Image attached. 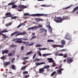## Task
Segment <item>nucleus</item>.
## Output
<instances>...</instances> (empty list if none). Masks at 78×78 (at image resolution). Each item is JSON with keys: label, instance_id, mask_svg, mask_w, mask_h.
Wrapping results in <instances>:
<instances>
[{"label": "nucleus", "instance_id": "f257e3e1", "mask_svg": "<svg viewBox=\"0 0 78 78\" xmlns=\"http://www.w3.org/2000/svg\"><path fill=\"white\" fill-rule=\"evenodd\" d=\"M63 19L62 18L60 17H57V20H54V21H55L56 23H61L62 22V21L64 20H67L68 19V17L63 16Z\"/></svg>", "mask_w": 78, "mask_h": 78}, {"label": "nucleus", "instance_id": "f03ea898", "mask_svg": "<svg viewBox=\"0 0 78 78\" xmlns=\"http://www.w3.org/2000/svg\"><path fill=\"white\" fill-rule=\"evenodd\" d=\"M32 16L34 17H39L41 16H47L48 15L47 14H44L43 13H37L36 14H33L32 15Z\"/></svg>", "mask_w": 78, "mask_h": 78}, {"label": "nucleus", "instance_id": "7ed1b4c3", "mask_svg": "<svg viewBox=\"0 0 78 78\" xmlns=\"http://www.w3.org/2000/svg\"><path fill=\"white\" fill-rule=\"evenodd\" d=\"M50 67V66L48 65L47 66H46L45 67H44L43 68H42L40 69H39V73H43L45 71V70L44 69H48Z\"/></svg>", "mask_w": 78, "mask_h": 78}, {"label": "nucleus", "instance_id": "20e7f679", "mask_svg": "<svg viewBox=\"0 0 78 78\" xmlns=\"http://www.w3.org/2000/svg\"><path fill=\"white\" fill-rule=\"evenodd\" d=\"M18 7L20 8L21 9H18V11H19V12L22 11L23 9H25V8H27V7L26 6H24V5H19L18 6Z\"/></svg>", "mask_w": 78, "mask_h": 78}, {"label": "nucleus", "instance_id": "39448f33", "mask_svg": "<svg viewBox=\"0 0 78 78\" xmlns=\"http://www.w3.org/2000/svg\"><path fill=\"white\" fill-rule=\"evenodd\" d=\"M67 63L68 64H71L73 62V58L70 57L67 58Z\"/></svg>", "mask_w": 78, "mask_h": 78}, {"label": "nucleus", "instance_id": "423d86ee", "mask_svg": "<svg viewBox=\"0 0 78 78\" xmlns=\"http://www.w3.org/2000/svg\"><path fill=\"white\" fill-rule=\"evenodd\" d=\"M65 38L67 40H71L72 39V37H71V36L70 35L69 33H67L65 37Z\"/></svg>", "mask_w": 78, "mask_h": 78}, {"label": "nucleus", "instance_id": "0eeeda50", "mask_svg": "<svg viewBox=\"0 0 78 78\" xmlns=\"http://www.w3.org/2000/svg\"><path fill=\"white\" fill-rule=\"evenodd\" d=\"M35 64L36 66H39L42 64H45V62H35Z\"/></svg>", "mask_w": 78, "mask_h": 78}, {"label": "nucleus", "instance_id": "6e6552de", "mask_svg": "<svg viewBox=\"0 0 78 78\" xmlns=\"http://www.w3.org/2000/svg\"><path fill=\"white\" fill-rule=\"evenodd\" d=\"M10 64H11V62H5L4 63L3 65L5 67H7L8 65H9Z\"/></svg>", "mask_w": 78, "mask_h": 78}, {"label": "nucleus", "instance_id": "1a4fd4ad", "mask_svg": "<svg viewBox=\"0 0 78 78\" xmlns=\"http://www.w3.org/2000/svg\"><path fill=\"white\" fill-rule=\"evenodd\" d=\"M5 16H8V17H12V15L11 13L9 12H7L6 14H5Z\"/></svg>", "mask_w": 78, "mask_h": 78}, {"label": "nucleus", "instance_id": "9d476101", "mask_svg": "<svg viewBox=\"0 0 78 78\" xmlns=\"http://www.w3.org/2000/svg\"><path fill=\"white\" fill-rule=\"evenodd\" d=\"M47 59L49 61L48 62L49 63H50L51 62L52 63V62H54V60L51 58H47Z\"/></svg>", "mask_w": 78, "mask_h": 78}, {"label": "nucleus", "instance_id": "9b49d317", "mask_svg": "<svg viewBox=\"0 0 78 78\" xmlns=\"http://www.w3.org/2000/svg\"><path fill=\"white\" fill-rule=\"evenodd\" d=\"M9 53V50H4L2 51V54H5V53H6V54H8V53Z\"/></svg>", "mask_w": 78, "mask_h": 78}, {"label": "nucleus", "instance_id": "f8f14e48", "mask_svg": "<svg viewBox=\"0 0 78 78\" xmlns=\"http://www.w3.org/2000/svg\"><path fill=\"white\" fill-rule=\"evenodd\" d=\"M25 42V44H26V45L28 46H31V45H33V44H34V43H33L30 44V43L29 42Z\"/></svg>", "mask_w": 78, "mask_h": 78}, {"label": "nucleus", "instance_id": "ddd939ff", "mask_svg": "<svg viewBox=\"0 0 78 78\" xmlns=\"http://www.w3.org/2000/svg\"><path fill=\"white\" fill-rule=\"evenodd\" d=\"M25 33H26L25 32H24L23 33L20 32L17 34L15 35V36H19V35H24Z\"/></svg>", "mask_w": 78, "mask_h": 78}, {"label": "nucleus", "instance_id": "4468645a", "mask_svg": "<svg viewBox=\"0 0 78 78\" xmlns=\"http://www.w3.org/2000/svg\"><path fill=\"white\" fill-rule=\"evenodd\" d=\"M15 43H18V44H21V43H23V44H25V42H23L22 40L16 41L15 42Z\"/></svg>", "mask_w": 78, "mask_h": 78}, {"label": "nucleus", "instance_id": "2eb2a0df", "mask_svg": "<svg viewBox=\"0 0 78 78\" xmlns=\"http://www.w3.org/2000/svg\"><path fill=\"white\" fill-rule=\"evenodd\" d=\"M41 30H43L41 32V33H43V32H44V31H45V33H47V30L45 29L44 28H41L40 29V31H41Z\"/></svg>", "mask_w": 78, "mask_h": 78}, {"label": "nucleus", "instance_id": "dca6fc26", "mask_svg": "<svg viewBox=\"0 0 78 78\" xmlns=\"http://www.w3.org/2000/svg\"><path fill=\"white\" fill-rule=\"evenodd\" d=\"M37 28V27L36 26L31 27L30 28H29L27 30H34V29H36V28Z\"/></svg>", "mask_w": 78, "mask_h": 78}, {"label": "nucleus", "instance_id": "f3484780", "mask_svg": "<svg viewBox=\"0 0 78 78\" xmlns=\"http://www.w3.org/2000/svg\"><path fill=\"white\" fill-rule=\"evenodd\" d=\"M22 39H23V38H15L14 39H12V41H18V40H22Z\"/></svg>", "mask_w": 78, "mask_h": 78}, {"label": "nucleus", "instance_id": "a211bd4d", "mask_svg": "<svg viewBox=\"0 0 78 78\" xmlns=\"http://www.w3.org/2000/svg\"><path fill=\"white\" fill-rule=\"evenodd\" d=\"M66 43V41L64 40H62L61 41V43L62 45H63V46L64 45H65Z\"/></svg>", "mask_w": 78, "mask_h": 78}, {"label": "nucleus", "instance_id": "6ab92c4d", "mask_svg": "<svg viewBox=\"0 0 78 78\" xmlns=\"http://www.w3.org/2000/svg\"><path fill=\"white\" fill-rule=\"evenodd\" d=\"M56 46L57 47H59L60 48H63L64 47V45H56Z\"/></svg>", "mask_w": 78, "mask_h": 78}, {"label": "nucleus", "instance_id": "aec40b11", "mask_svg": "<svg viewBox=\"0 0 78 78\" xmlns=\"http://www.w3.org/2000/svg\"><path fill=\"white\" fill-rule=\"evenodd\" d=\"M19 33V32L18 31H16L15 32H14L13 33H12L11 34V36H14V35H15V34H17Z\"/></svg>", "mask_w": 78, "mask_h": 78}, {"label": "nucleus", "instance_id": "412c9836", "mask_svg": "<svg viewBox=\"0 0 78 78\" xmlns=\"http://www.w3.org/2000/svg\"><path fill=\"white\" fill-rule=\"evenodd\" d=\"M56 71L58 75L62 74V71H61L59 69H57Z\"/></svg>", "mask_w": 78, "mask_h": 78}, {"label": "nucleus", "instance_id": "4be33fe9", "mask_svg": "<svg viewBox=\"0 0 78 78\" xmlns=\"http://www.w3.org/2000/svg\"><path fill=\"white\" fill-rule=\"evenodd\" d=\"M35 20H36V21L37 22H40V21H42L43 20L37 18H36L35 19Z\"/></svg>", "mask_w": 78, "mask_h": 78}, {"label": "nucleus", "instance_id": "5701e85b", "mask_svg": "<svg viewBox=\"0 0 78 78\" xmlns=\"http://www.w3.org/2000/svg\"><path fill=\"white\" fill-rule=\"evenodd\" d=\"M33 53V52H32L31 51L28 52L26 53V56H28V55H31V54H32Z\"/></svg>", "mask_w": 78, "mask_h": 78}, {"label": "nucleus", "instance_id": "b1692460", "mask_svg": "<svg viewBox=\"0 0 78 78\" xmlns=\"http://www.w3.org/2000/svg\"><path fill=\"white\" fill-rule=\"evenodd\" d=\"M52 54H43L42 56L45 57V56H49V55H51Z\"/></svg>", "mask_w": 78, "mask_h": 78}, {"label": "nucleus", "instance_id": "393cba45", "mask_svg": "<svg viewBox=\"0 0 78 78\" xmlns=\"http://www.w3.org/2000/svg\"><path fill=\"white\" fill-rule=\"evenodd\" d=\"M12 22H9L8 23H7L5 25V27H9V26H10V25H12Z\"/></svg>", "mask_w": 78, "mask_h": 78}, {"label": "nucleus", "instance_id": "a878e982", "mask_svg": "<svg viewBox=\"0 0 78 78\" xmlns=\"http://www.w3.org/2000/svg\"><path fill=\"white\" fill-rule=\"evenodd\" d=\"M12 69L13 70H16V67L14 65H12Z\"/></svg>", "mask_w": 78, "mask_h": 78}, {"label": "nucleus", "instance_id": "bb28decb", "mask_svg": "<svg viewBox=\"0 0 78 78\" xmlns=\"http://www.w3.org/2000/svg\"><path fill=\"white\" fill-rule=\"evenodd\" d=\"M0 34H1V35H2V36H3V37H5L6 38H9V36H6V35L3 34V33H0Z\"/></svg>", "mask_w": 78, "mask_h": 78}, {"label": "nucleus", "instance_id": "cd10ccee", "mask_svg": "<svg viewBox=\"0 0 78 78\" xmlns=\"http://www.w3.org/2000/svg\"><path fill=\"white\" fill-rule=\"evenodd\" d=\"M16 3V2H11L10 3H9L8 4V5L9 6V5H14Z\"/></svg>", "mask_w": 78, "mask_h": 78}, {"label": "nucleus", "instance_id": "c85d7f7f", "mask_svg": "<svg viewBox=\"0 0 78 78\" xmlns=\"http://www.w3.org/2000/svg\"><path fill=\"white\" fill-rule=\"evenodd\" d=\"M78 9V5L75 7V8H74V9L73 10V12H74V11H75L77 9Z\"/></svg>", "mask_w": 78, "mask_h": 78}, {"label": "nucleus", "instance_id": "c756f323", "mask_svg": "<svg viewBox=\"0 0 78 78\" xmlns=\"http://www.w3.org/2000/svg\"><path fill=\"white\" fill-rule=\"evenodd\" d=\"M47 50V48H38V50L39 51H41V50Z\"/></svg>", "mask_w": 78, "mask_h": 78}, {"label": "nucleus", "instance_id": "7c9ffc66", "mask_svg": "<svg viewBox=\"0 0 78 78\" xmlns=\"http://www.w3.org/2000/svg\"><path fill=\"white\" fill-rule=\"evenodd\" d=\"M29 59V57H26L23 58L22 59V60H23V61H25V60H26V59Z\"/></svg>", "mask_w": 78, "mask_h": 78}, {"label": "nucleus", "instance_id": "2f4dec72", "mask_svg": "<svg viewBox=\"0 0 78 78\" xmlns=\"http://www.w3.org/2000/svg\"><path fill=\"white\" fill-rule=\"evenodd\" d=\"M25 25V24H24V23H20L18 26L17 27L19 28H20L21 27V25Z\"/></svg>", "mask_w": 78, "mask_h": 78}, {"label": "nucleus", "instance_id": "473e14b6", "mask_svg": "<svg viewBox=\"0 0 78 78\" xmlns=\"http://www.w3.org/2000/svg\"><path fill=\"white\" fill-rule=\"evenodd\" d=\"M48 42H53L54 40H47Z\"/></svg>", "mask_w": 78, "mask_h": 78}, {"label": "nucleus", "instance_id": "72a5a7b5", "mask_svg": "<svg viewBox=\"0 0 78 78\" xmlns=\"http://www.w3.org/2000/svg\"><path fill=\"white\" fill-rule=\"evenodd\" d=\"M26 67H27V66H23V67H21V70H24V69H25Z\"/></svg>", "mask_w": 78, "mask_h": 78}, {"label": "nucleus", "instance_id": "f704fd0d", "mask_svg": "<svg viewBox=\"0 0 78 78\" xmlns=\"http://www.w3.org/2000/svg\"><path fill=\"white\" fill-rule=\"evenodd\" d=\"M55 73H56V72L55 71L54 72H53L51 75V76H53V75H55Z\"/></svg>", "mask_w": 78, "mask_h": 78}, {"label": "nucleus", "instance_id": "c9c22d12", "mask_svg": "<svg viewBox=\"0 0 78 78\" xmlns=\"http://www.w3.org/2000/svg\"><path fill=\"white\" fill-rule=\"evenodd\" d=\"M37 27V28H41V27H42V25H41L40 24L38 25V27L36 26Z\"/></svg>", "mask_w": 78, "mask_h": 78}, {"label": "nucleus", "instance_id": "e433bc0d", "mask_svg": "<svg viewBox=\"0 0 78 78\" xmlns=\"http://www.w3.org/2000/svg\"><path fill=\"white\" fill-rule=\"evenodd\" d=\"M17 6L16 5H12V8H17Z\"/></svg>", "mask_w": 78, "mask_h": 78}, {"label": "nucleus", "instance_id": "4c0bfd02", "mask_svg": "<svg viewBox=\"0 0 78 78\" xmlns=\"http://www.w3.org/2000/svg\"><path fill=\"white\" fill-rule=\"evenodd\" d=\"M2 33H7L8 32V31L6 30H3L1 31Z\"/></svg>", "mask_w": 78, "mask_h": 78}, {"label": "nucleus", "instance_id": "58836bf2", "mask_svg": "<svg viewBox=\"0 0 78 78\" xmlns=\"http://www.w3.org/2000/svg\"><path fill=\"white\" fill-rule=\"evenodd\" d=\"M6 56H2L1 57V58L2 60H4V59H6Z\"/></svg>", "mask_w": 78, "mask_h": 78}, {"label": "nucleus", "instance_id": "ea45409f", "mask_svg": "<svg viewBox=\"0 0 78 78\" xmlns=\"http://www.w3.org/2000/svg\"><path fill=\"white\" fill-rule=\"evenodd\" d=\"M11 17L12 19H16V18H17V16H14L13 17L12 16Z\"/></svg>", "mask_w": 78, "mask_h": 78}, {"label": "nucleus", "instance_id": "a19ab883", "mask_svg": "<svg viewBox=\"0 0 78 78\" xmlns=\"http://www.w3.org/2000/svg\"><path fill=\"white\" fill-rule=\"evenodd\" d=\"M59 51H57L56 52V54H55V56H58V55H59Z\"/></svg>", "mask_w": 78, "mask_h": 78}, {"label": "nucleus", "instance_id": "79ce46f5", "mask_svg": "<svg viewBox=\"0 0 78 78\" xmlns=\"http://www.w3.org/2000/svg\"><path fill=\"white\" fill-rule=\"evenodd\" d=\"M49 31L50 32H51L52 31V28H51V27H50L49 28Z\"/></svg>", "mask_w": 78, "mask_h": 78}, {"label": "nucleus", "instance_id": "37998d69", "mask_svg": "<svg viewBox=\"0 0 78 78\" xmlns=\"http://www.w3.org/2000/svg\"><path fill=\"white\" fill-rule=\"evenodd\" d=\"M38 54L39 56H42V54H41L40 51L38 52Z\"/></svg>", "mask_w": 78, "mask_h": 78}, {"label": "nucleus", "instance_id": "c03bdc74", "mask_svg": "<svg viewBox=\"0 0 78 78\" xmlns=\"http://www.w3.org/2000/svg\"><path fill=\"white\" fill-rule=\"evenodd\" d=\"M28 72L27 71H24L23 72V75H25V74H27Z\"/></svg>", "mask_w": 78, "mask_h": 78}, {"label": "nucleus", "instance_id": "a18cd8bd", "mask_svg": "<svg viewBox=\"0 0 78 78\" xmlns=\"http://www.w3.org/2000/svg\"><path fill=\"white\" fill-rule=\"evenodd\" d=\"M42 47V45L38 44V45L36 46V47L37 48V47Z\"/></svg>", "mask_w": 78, "mask_h": 78}, {"label": "nucleus", "instance_id": "49530a36", "mask_svg": "<svg viewBox=\"0 0 78 78\" xmlns=\"http://www.w3.org/2000/svg\"><path fill=\"white\" fill-rule=\"evenodd\" d=\"M70 8V6H69L65 8H63V9H68V8Z\"/></svg>", "mask_w": 78, "mask_h": 78}, {"label": "nucleus", "instance_id": "de8ad7c7", "mask_svg": "<svg viewBox=\"0 0 78 78\" xmlns=\"http://www.w3.org/2000/svg\"><path fill=\"white\" fill-rule=\"evenodd\" d=\"M36 37V36H33L32 37V38L30 39V40H32V39H34Z\"/></svg>", "mask_w": 78, "mask_h": 78}, {"label": "nucleus", "instance_id": "09e8293b", "mask_svg": "<svg viewBox=\"0 0 78 78\" xmlns=\"http://www.w3.org/2000/svg\"><path fill=\"white\" fill-rule=\"evenodd\" d=\"M16 45H14V44H12V45H10V47H11V48L14 47H16Z\"/></svg>", "mask_w": 78, "mask_h": 78}, {"label": "nucleus", "instance_id": "8fccbe9b", "mask_svg": "<svg viewBox=\"0 0 78 78\" xmlns=\"http://www.w3.org/2000/svg\"><path fill=\"white\" fill-rule=\"evenodd\" d=\"M12 55V53H9L8 54L9 56H11Z\"/></svg>", "mask_w": 78, "mask_h": 78}, {"label": "nucleus", "instance_id": "3c124183", "mask_svg": "<svg viewBox=\"0 0 78 78\" xmlns=\"http://www.w3.org/2000/svg\"><path fill=\"white\" fill-rule=\"evenodd\" d=\"M24 16H30V14L29 13H25L24 14Z\"/></svg>", "mask_w": 78, "mask_h": 78}, {"label": "nucleus", "instance_id": "603ef678", "mask_svg": "<svg viewBox=\"0 0 78 78\" xmlns=\"http://www.w3.org/2000/svg\"><path fill=\"white\" fill-rule=\"evenodd\" d=\"M23 49H24V46H22L21 48V50H23Z\"/></svg>", "mask_w": 78, "mask_h": 78}, {"label": "nucleus", "instance_id": "864d4df0", "mask_svg": "<svg viewBox=\"0 0 78 78\" xmlns=\"http://www.w3.org/2000/svg\"><path fill=\"white\" fill-rule=\"evenodd\" d=\"M36 54H35L34 55V56H33V59H34V58H35V57H36Z\"/></svg>", "mask_w": 78, "mask_h": 78}, {"label": "nucleus", "instance_id": "5fc2aeb1", "mask_svg": "<svg viewBox=\"0 0 78 78\" xmlns=\"http://www.w3.org/2000/svg\"><path fill=\"white\" fill-rule=\"evenodd\" d=\"M64 55H63V54H60L58 55V56H63Z\"/></svg>", "mask_w": 78, "mask_h": 78}, {"label": "nucleus", "instance_id": "6e6d98bb", "mask_svg": "<svg viewBox=\"0 0 78 78\" xmlns=\"http://www.w3.org/2000/svg\"><path fill=\"white\" fill-rule=\"evenodd\" d=\"M9 16H3L2 17V18L3 19H6V18H7V17H8Z\"/></svg>", "mask_w": 78, "mask_h": 78}, {"label": "nucleus", "instance_id": "4d7b16f0", "mask_svg": "<svg viewBox=\"0 0 78 78\" xmlns=\"http://www.w3.org/2000/svg\"><path fill=\"white\" fill-rule=\"evenodd\" d=\"M67 56H67V55H64L63 56V57L64 58H66V57H67Z\"/></svg>", "mask_w": 78, "mask_h": 78}, {"label": "nucleus", "instance_id": "13d9d810", "mask_svg": "<svg viewBox=\"0 0 78 78\" xmlns=\"http://www.w3.org/2000/svg\"><path fill=\"white\" fill-rule=\"evenodd\" d=\"M46 27L48 28H50V27H51V26H50V25H47Z\"/></svg>", "mask_w": 78, "mask_h": 78}, {"label": "nucleus", "instance_id": "bf43d9fd", "mask_svg": "<svg viewBox=\"0 0 78 78\" xmlns=\"http://www.w3.org/2000/svg\"><path fill=\"white\" fill-rule=\"evenodd\" d=\"M41 6H43L44 7H45L46 6V5H41Z\"/></svg>", "mask_w": 78, "mask_h": 78}, {"label": "nucleus", "instance_id": "052dcab7", "mask_svg": "<svg viewBox=\"0 0 78 78\" xmlns=\"http://www.w3.org/2000/svg\"><path fill=\"white\" fill-rule=\"evenodd\" d=\"M30 76V75H28V76H25V78H27L28 77H29Z\"/></svg>", "mask_w": 78, "mask_h": 78}, {"label": "nucleus", "instance_id": "680f3d73", "mask_svg": "<svg viewBox=\"0 0 78 78\" xmlns=\"http://www.w3.org/2000/svg\"><path fill=\"white\" fill-rule=\"evenodd\" d=\"M62 67V66H58V69H60Z\"/></svg>", "mask_w": 78, "mask_h": 78}, {"label": "nucleus", "instance_id": "e2e57ef3", "mask_svg": "<svg viewBox=\"0 0 78 78\" xmlns=\"http://www.w3.org/2000/svg\"><path fill=\"white\" fill-rule=\"evenodd\" d=\"M23 40H24V41H27V40H28V39L27 38H26V39H25V38H24L23 39Z\"/></svg>", "mask_w": 78, "mask_h": 78}, {"label": "nucleus", "instance_id": "0e129e2a", "mask_svg": "<svg viewBox=\"0 0 78 78\" xmlns=\"http://www.w3.org/2000/svg\"><path fill=\"white\" fill-rule=\"evenodd\" d=\"M36 59L37 61H40V59H39V58H36Z\"/></svg>", "mask_w": 78, "mask_h": 78}, {"label": "nucleus", "instance_id": "69168bd1", "mask_svg": "<svg viewBox=\"0 0 78 78\" xmlns=\"http://www.w3.org/2000/svg\"><path fill=\"white\" fill-rule=\"evenodd\" d=\"M63 62H66V59H65L63 60Z\"/></svg>", "mask_w": 78, "mask_h": 78}, {"label": "nucleus", "instance_id": "338daca9", "mask_svg": "<svg viewBox=\"0 0 78 78\" xmlns=\"http://www.w3.org/2000/svg\"><path fill=\"white\" fill-rule=\"evenodd\" d=\"M51 67H55L56 65H51Z\"/></svg>", "mask_w": 78, "mask_h": 78}, {"label": "nucleus", "instance_id": "774afa93", "mask_svg": "<svg viewBox=\"0 0 78 78\" xmlns=\"http://www.w3.org/2000/svg\"><path fill=\"white\" fill-rule=\"evenodd\" d=\"M9 73H11V74H13V73H12V72H8Z\"/></svg>", "mask_w": 78, "mask_h": 78}]
</instances>
